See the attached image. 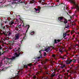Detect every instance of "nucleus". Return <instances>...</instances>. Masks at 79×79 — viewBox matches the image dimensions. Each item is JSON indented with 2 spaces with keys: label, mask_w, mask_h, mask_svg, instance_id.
I'll return each mask as SVG.
<instances>
[{
  "label": "nucleus",
  "mask_w": 79,
  "mask_h": 79,
  "mask_svg": "<svg viewBox=\"0 0 79 79\" xmlns=\"http://www.w3.org/2000/svg\"><path fill=\"white\" fill-rule=\"evenodd\" d=\"M11 32H9L8 34V36H10L11 35Z\"/></svg>",
  "instance_id": "nucleus-28"
},
{
  "label": "nucleus",
  "mask_w": 79,
  "mask_h": 79,
  "mask_svg": "<svg viewBox=\"0 0 79 79\" xmlns=\"http://www.w3.org/2000/svg\"><path fill=\"white\" fill-rule=\"evenodd\" d=\"M60 65H61V66H63V65H64L63 64V63H61V64H60Z\"/></svg>",
  "instance_id": "nucleus-45"
},
{
  "label": "nucleus",
  "mask_w": 79,
  "mask_h": 79,
  "mask_svg": "<svg viewBox=\"0 0 79 79\" xmlns=\"http://www.w3.org/2000/svg\"><path fill=\"white\" fill-rule=\"evenodd\" d=\"M23 26L24 27H27V26H28V28H27V29L26 31V33H27L29 29V27H30V26H29V25H26L25 24H23Z\"/></svg>",
  "instance_id": "nucleus-7"
},
{
  "label": "nucleus",
  "mask_w": 79,
  "mask_h": 79,
  "mask_svg": "<svg viewBox=\"0 0 79 79\" xmlns=\"http://www.w3.org/2000/svg\"><path fill=\"white\" fill-rule=\"evenodd\" d=\"M58 78L60 79H62V78H63V76L61 75H60L58 76Z\"/></svg>",
  "instance_id": "nucleus-15"
},
{
  "label": "nucleus",
  "mask_w": 79,
  "mask_h": 79,
  "mask_svg": "<svg viewBox=\"0 0 79 79\" xmlns=\"http://www.w3.org/2000/svg\"><path fill=\"white\" fill-rule=\"evenodd\" d=\"M74 32H75V30H73L71 31V33L73 34V33H74Z\"/></svg>",
  "instance_id": "nucleus-30"
},
{
  "label": "nucleus",
  "mask_w": 79,
  "mask_h": 79,
  "mask_svg": "<svg viewBox=\"0 0 79 79\" xmlns=\"http://www.w3.org/2000/svg\"><path fill=\"white\" fill-rule=\"evenodd\" d=\"M52 68H53V66H51L50 69H52Z\"/></svg>",
  "instance_id": "nucleus-52"
},
{
  "label": "nucleus",
  "mask_w": 79,
  "mask_h": 79,
  "mask_svg": "<svg viewBox=\"0 0 79 79\" xmlns=\"http://www.w3.org/2000/svg\"><path fill=\"white\" fill-rule=\"evenodd\" d=\"M19 35H17L15 36V39L14 40H18L19 39Z\"/></svg>",
  "instance_id": "nucleus-11"
},
{
  "label": "nucleus",
  "mask_w": 79,
  "mask_h": 79,
  "mask_svg": "<svg viewBox=\"0 0 79 79\" xmlns=\"http://www.w3.org/2000/svg\"><path fill=\"white\" fill-rule=\"evenodd\" d=\"M55 76V74H53L52 75V77H54Z\"/></svg>",
  "instance_id": "nucleus-42"
},
{
  "label": "nucleus",
  "mask_w": 79,
  "mask_h": 79,
  "mask_svg": "<svg viewBox=\"0 0 79 79\" xmlns=\"http://www.w3.org/2000/svg\"><path fill=\"white\" fill-rule=\"evenodd\" d=\"M37 62H36L35 63H34V64H37Z\"/></svg>",
  "instance_id": "nucleus-54"
},
{
  "label": "nucleus",
  "mask_w": 79,
  "mask_h": 79,
  "mask_svg": "<svg viewBox=\"0 0 79 79\" xmlns=\"http://www.w3.org/2000/svg\"><path fill=\"white\" fill-rule=\"evenodd\" d=\"M64 23H65V24H66V23H68V21H67V20H66V19H65Z\"/></svg>",
  "instance_id": "nucleus-24"
},
{
  "label": "nucleus",
  "mask_w": 79,
  "mask_h": 79,
  "mask_svg": "<svg viewBox=\"0 0 79 79\" xmlns=\"http://www.w3.org/2000/svg\"><path fill=\"white\" fill-rule=\"evenodd\" d=\"M69 73H66V77H65V79H68V78L69 77V76H71V74H70V75H69Z\"/></svg>",
  "instance_id": "nucleus-12"
},
{
  "label": "nucleus",
  "mask_w": 79,
  "mask_h": 79,
  "mask_svg": "<svg viewBox=\"0 0 79 79\" xmlns=\"http://www.w3.org/2000/svg\"><path fill=\"white\" fill-rule=\"evenodd\" d=\"M3 41H2H2H0V43H2H2H3Z\"/></svg>",
  "instance_id": "nucleus-59"
},
{
  "label": "nucleus",
  "mask_w": 79,
  "mask_h": 79,
  "mask_svg": "<svg viewBox=\"0 0 79 79\" xmlns=\"http://www.w3.org/2000/svg\"><path fill=\"white\" fill-rule=\"evenodd\" d=\"M16 28L17 29H21V25H19L18 27H16Z\"/></svg>",
  "instance_id": "nucleus-16"
},
{
  "label": "nucleus",
  "mask_w": 79,
  "mask_h": 79,
  "mask_svg": "<svg viewBox=\"0 0 79 79\" xmlns=\"http://www.w3.org/2000/svg\"><path fill=\"white\" fill-rule=\"evenodd\" d=\"M2 64H3V63H2V61H1L0 63V64L1 66H2Z\"/></svg>",
  "instance_id": "nucleus-39"
},
{
  "label": "nucleus",
  "mask_w": 79,
  "mask_h": 79,
  "mask_svg": "<svg viewBox=\"0 0 79 79\" xmlns=\"http://www.w3.org/2000/svg\"><path fill=\"white\" fill-rule=\"evenodd\" d=\"M3 34H4V35H6V36H7V35H7L6 32H3Z\"/></svg>",
  "instance_id": "nucleus-25"
},
{
  "label": "nucleus",
  "mask_w": 79,
  "mask_h": 79,
  "mask_svg": "<svg viewBox=\"0 0 79 79\" xmlns=\"http://www.w3.org/2000/svg\"><path fill=\"white\" fill-rule=\"evenodd\" d=\"M45 1V0H40L38 2H39V3H41V2H42V1H43V2H44Z\"/></svg>",
  "instance_id": "nucleus-23"
},
{
  "label": "nucleus",
  "mask_w": 79,
  "mask_h": 79,
  "mask_svg": "<svg viewBox=\"0 0 79 79\" xmlns=\"http://www.w3.org/2000/svg\"><path fill=\"white\" fill-rule=\"evenodd\" d=\"M63 49H64L63 48H62V49L60 48L59 49V52H61V53H63Z\"/></svg>",
  "instance_id": "nucleus-17"
},
{
  "label": "nucleus",
  "mask_w": 79,
  "mask_h": 79,
  "mask_svg": "<svg viewBox=\"0 0 79 79\" xmlns=\"http://www.w3.org/2000/svg\"><path fill=\"white\" fill-rule=\"evenodd\" d=\"M75 13H77V11H75Z\"/></svg>",
  "instance_id": "nucleus-64"
},
{
  "label": "nucleus",
  "mask_w": 79,
  "mask_h": 79,
  "mask_svg": "<svg viewBox=\"0 0 79 79\" xmlns=\"http://www.w3.org/2000/svg\"><path fill=\"white\" fill-rule=\"evenodd\" d=\"M73 73H74V74H77V72H76V71H74L73 72Z\"/></svg>",
  "instance_id": "nucleus-41"
},
{
  "label": "nucleus",
  "mask_w": 79,
  "mask_h": 79,
  "mask_svg": "<svg viewBox=\"0 0 79 79\" xmlns=\"http://www.w3.org/2000/svg\"><path fill=\"white\" fill-rule=\"evenodd\" d=\"M19 72L18 73H15V77H11L10 78V79H19Z\"/></svg>",
  "instance_id": "nucleus-4"
},
{
  "label": "nucleus",
  "mask_w": 79,
  "mask_h": 79,
  "mask_svg": "<svg viewBox=\"0 0 79 79\" xmlns=\"http://www.w3.org/2000/svg\"><path fill=\"white\" fill-rule=\"evenodd\" d=\"M38 67H40V66H41V65L40 64H39L38 66Z\"/></svg>",
  "instance_id": "nucleus-57"
},
{
  "label": "nucleus",
  "mask_w": 79,
  "mask_h": 79,
  "mask_svg": "<svg viewBox=\"0 0 79 79\" xmlns=\"http://www.w3.org/2000/svg\"><path fill=\"white\" fill-rule=\"evenodd\" d=\"M52 56H53V57H55V56L53 54L52 55Z\"/></svg>",
  "instance_id": "nucleus-47"
},
{
  "label": "nucleus",
  "mask_w": 79,
  "mask_h": 79,
  "mask_svg": "<svg viewBox=\"0 0 79 79\" xmlns=\"http://www.w3.org/2000/svg\"><path fill=\"white\" fill-rule=\"evenodd\" d=\"M26 39V35H25V36L24 37H23V39Z\"/></svg>",
  "instance_id": "nucleus-29"
},
{
  "label": "nucleus",
  "mask_w": 79,
  "mask_h": 79,
  "mask_svg": "<svg viewBox=\"0 0 79 79\" xmlns=\"http://www.w3.org/2000/svg\"><path fill=\"white\" fill-rule=\"evenodd\" d=\"M18 49H17L16 50L17 51H18L19 52H20V55H22L23 53V52L21 51V50H20V48H18Z\"/></svg>",
  "instance_id": "nucleus-13"
},
{
  "label": "nucleus",
  "mask_w": 79,
  "mask_h": 79,
  "mask_svg": "<svg viewBox=\"0 0 79 79\" xmlns=\"http://www.w3.org/2000/svg\"><path fill=\"white\" fill-rule=\"evenodd\" d=\"M33 79H36V76H35V75H34L33 77Z\"/></svg>",
  "instance_id": "nucleus-37"
},
{
  "label": "nucleus",
  "mask_w": 79,
  "mask_h": 79,
  "mask_svg": "<svg viewBox=\"0 0 79 79\" xmlns=\"http://www.w3.org/2000/svg\"><path fill=\"white\" fill-rule=\"evenodd\" d=\"M2 55V53H1V52L0 51V56H1Z\"/></svg>",
  "instance_id": "nucleus-53"
},
{
  "label": "nucleus",
  "mask_w": 79,
  "mask_h": 79,
  "mask_svg": "<svg viewBox=\"0 0 79 79\" xmlns=\"http://www.w3.org/2000/svg\"><path fill=\"white\" fill-rule=\"evenodd\" d=\"M63 16L59 17L58 18V20H59V21H60V22H63V21H62V20H63Z\"/></svg>",
  "instance_id": "nucleus-9"
},
{
  "label": "nucleus",
  "mask_w": 79,
  "mask_h": 79,
  "mask_svg": "<svg viewBox=\"0 0 79 79\" xmlns=\"http://www.w3.org/2000/svg\"><path fill=\"white\" fill-rule=\"evenodd\" d=\"M67 35V33L66 32L65 33H64L63 34V36L64 37H65Z\"/></svg>",
  "instance_id": "nucleus-18"
},
{
  "label": "nucleus",
  "mask_w": 79,
  "mask_h": 79,
  "mask_svg": "<svg viewBox=\"0 0 79 79\" xmlns=\"http://www.w3.org/2000/svg\"><path fill=\"white\" fill-rule=\"evenodd\" d=\"M18 52L19 54H18L17 52H16L15 53V55H16V56H13L11 58V60H16L17 59V57H18V56H19V55H21V53H20V52L19 51H18Z\"/></svg>",
  "instance_id": "nucleus-2"
},
{
  "label": "nucleus",
  "mask_w": 79,
  "mask_h": 79,
  "mask_svg": "<svg viewBox=\"0 0 79 79\" xmlns=\"http://www.w3.org/2000/svg\"><path fill=\"white\" fill-rule=\"evenodd\" d=\"M37 9L38 10V11L37 13H39V11H40V10H41V7L40 6H38Z\"/></svg>",
  "instance_id": "nucleus-14"
},
{
  "label": "nucleus",
  "mask_w": 79,
  "mask_h": 79,
  "mask_svg": "<svg viewBox=\"0 0 79 79\" xmlns=\"http://www.w3.org/2000/svg\"><path fill=\"white\" fill-rule=\"evenodd\" d=\"M10 28L11 29H12V28H13V27H14V26H10Z\"/></svg>",
  "instance_id": "nucleus-36"
},
{
  "label": "nucleus",
  "mask_w": 79,
  "mask_h": 79,
  "mask_svg": "<svg viewBox=\"0 0 79 79\" xmlns=\"http://www.w3.org/2000/svg\"><path fill=\"white\" fill-rule=\"evenodd\" d=\"M34 31H33L32 32H31L30 33V34L31 35H34Z\"/></svg>",
  "instance_id": "nucleus-19"
},
{
  "label": "nucleus",
  "mask_w": 79,
  "mask_h": 79,
  "mask_svg": "<svg viewBox=\"0 0 79 79\" xmlns=\"http://www.w3.org/2000/svg\"><path fill=\"white\" fill-rule=\"evenodd\" d=\"M2 28L4 30H6V27H5V26H4V27H2Z\"/></svg>",
  "instance_id": "nucleus-27"
},
{
  "label": "nucleus",
  "mask_w": 79,
  "mask_h": 79,
  "mask_svg": "<svg viewBox=\"0 0 79 79\" xmlns=\"http://www.w3.org/2000/svg\"><path fill=\"white\" fill-rule=\"evenodd\" d=\"M10 23L11 25H13V24H14V22L13 21H11V22Z\"/></svg>",
  "instance_id": "nucleus-35"
},
{
  "label": "nucleus",
  "mask_w": 79,
  "mask_h": 79,
  "mask_svg": "<svg viewBox=\"0 0 79 79\" xmlns=\"http://www.w3.org/2000/svg\"><path fill=\"white\" fill-rule=\"evenodd\" d=\"M53 71H54V70L53 69H52V71H51V72H53Z\"/></svg>",
  "instance_id": "nucleus-46"
},
{
  "label": "nucleus",
  "mask_w": 79,
  "mask_h": 79,
  "mask_svg": "<svg viewBox=\"0 0 79 79\" xmlns=\"http://www.w3.org/2000/svg\"><path fill=\"white\" fill-rule=\"evenodd\" d=\"M67 8H68V7H66H66H64V10H65V9H66H66H67Z\"/></svg>",
  "instance_id": "nucleus-44"
},
{
  "label": "nucleus",
  "mask_w": 79,
  "mask_h": 79,
  "mask_svg": "<svg viewBox=\"0 0 79 79\" xmlns=\"http://www.w3.org/2000/svg\"><path fill=\"white\" fill-rule=\"evenodd\" d=\"M42 51V50H41L39 51V52L40 53V56L38 57H37L36 58V59H40V58H42V54L41 53V52Z\"/></svg>",
  "instance_id": "nucleus-8"
},
{
  "label": "nucleus",
  "mask_w": 79,
  "mask_h": 79,
  "mask_svg": "<svg viewBox=\"0 0 79 79\" xmlns=\"http://www.w3.org/2000/svg\"><path fill=\"white\" fill-rule=\"evenodd\" d=\"M57 2H59V0H57Z\"/></svg>",
  "instance_id": "nucleus-63"
},
{
  "label": "nucleus",
  "mask_w": 79,
  "mask_h": 79,
  "mask_svg": "<svg viewBox=\"0 0 79 79\" xmlns=\"http://www.w3.org/2000/svg\"><path fill=\"white\" fill-rule=\"evenodd\" d=\"M73 60H68L67 59L66 61L65 60L64 62L65 63H66V64H70V63H71L72 62H73Z\"/></svg>",
  "instance_id": "nucleus-5"
},
{
  "label": "nucleus",
  "mask_w": 79,
  "mask_h": 79,
  "mask_svg": "<svg viewBox=\"0 0 79 79\" xmlns=\"http://www.w3.org/2000/svg\"><path fill=\"white\" fill-rule=\"evenodd\" d=\"M7 23V21H5L4 24H6Z\"/></svg>",
  "instance_id": "nucleus-49"
},
{
  "label": "nucleus",
  "mask_w": 79,
  "mask_h": 79,
  "mask_svg": "<svg viewBox=\"0 0 79 79\" xmlns=\"http://www.w3.org/2000/svg\"><path fill=\"white\" fill-rule=\"evenodd\" d=\"M57 43H58V42H57V40H56L55 39L54 44H56Z\"/></svg>",
  "instance_id": "nucleus-22"
},
{
  "label": "nucleus",
  "mask_w": 79,
  "mask_h": 79,
  "mask_svg": "<svg viewBox=\"0 0 79 79\" xmlns=\"http://www.w3.org/2000/svg\"><path fill=\"white\" fill-rule=\"evenodd\" d=\"M74 15H72V16H70V19H72V18H73V17H74Z\"/></svg>",
  "instance_id": "nucleus-38"
},
{
  "label": "nucleus",
  "mask_w": 79,
  "mask_h": 79,
  "mask_svg": "<svg viewBox=\"0 0 79 79\" xmlns=\"http://www.w3.org/2000/svg\"><path fill=\"white\" fill-rule=\"evenodd\" d=\"M1 27H3V26H2V23H1Z\"/></svg>",
  "instance_id": "nucleus-55"
},
{
  "label": "nucleus",
  "mask_w": 79,
  "mask_h": 79,
  "mask_svg": "<svg viewBox=\"0 0 79 79\" xmlns=\"http://www.w3.org/2000/svg\"><path fill=\"white\" fill-rule=\"evenodd\" d=\"M48 66L45 65L44 66V75L46 76H49L50 73H49V70L48 69Z\"/></svg>",
  "instance_id": "nucleus-1"
},
{
  "label": "nucleus",
  "mask_w": 79,
  "mask_h": 79,
  "mask_svg": "<svg viewBox=\"0 0 79 79\" xmlns=\"http://www.w3.org/2000/svg\"><path fill=\"white\" fill-rule=\"evenodd\" d=\"M71 32V31L70 30H68L66 31V33L67 34V33H69V32Z\"/></svg>",
  "instance_id": "nucleus-31"
},
{
  "label": "nucleus",
  "mask_w": 79,
  "mask_h": 79,
  "mask_svg": "<svg viewBox=\"0 0 79 79\" xmlns=\"http://www.w3.org/2000/svg\"><path fill=\"white\" fill-rule=\"evenodd\" d=\"M69 13H71V11H69Z\"/></svg>",
  "instance_id": "nucleus-56"
},
{
  "label": "nucleus",
  "mask_w": 79,
  "mask_h": 79,
  "mask_svg": "<svg viewBox=\"0 0 79 79\" xmlns=\"http://www.w3.org/2000/svg\"><path fill=\"white\" fill-rule=\"evenodd\" d=\"M50 50V47L45 48V51L46 52H49Z\"/></svg>",
  "instance_id": "nucleus-10"
},
{
  "label": "nucleus",
  "mask_w": 79,
  "mask_h": 79,
  "mask_svg": "<svg viewBox=\"0 0 79 79\" xmlns=\"http://www.w3.org/2000/svg\"><path fill=\"white\" fill-rule=\"evenodd\" d=\"M10 60V59H9L8 58H5L4 57L2 60L3 61H4V63L6 64H10V63L8 62V61L9 60Z\"/></svg>",
  "instance_id": "nucleus-3"
},
{
  "label": "nucleus",
  "mask_w": 79,
  "mask_h": 79,
  "mask_svg": "<svg viewBox=\"0 0 79 79\" xmlns=\"http://www.w3.org/2000/svg\"><path fill=\"white\" fill-rule=\"evenodd\" d=\"M21 0H19V3L20 2H21Z\"/></svg>",
  "instance_id": "nucleus-61"
},
{
  "label": "nucleus",
  "mask_w": 79,
  "mask_h": 79,
  "mask_svg": "<svg viewBox=\"0 0 79 79\" xmlns=\"http://www.w3.org/2000/svg\"><path fill=\"white\" fill-rule=\"evenodd\" d=\"M2 47L1 46L0 47V50H1V49H2Z\"/></svg>",
  "instance_id": "nucleus-58"
},
{
  "label": "nucleus",
  "mask_w": 79,
  "mask_h": 79,
  "mask_svg": "<svg viewBox=\"0 0 79 79\" xmlns=\"http://www.w3.org/2000/svg\"><path fill=\"white\" fill-rule=\"evenodd\" d=\"M77 46H78V47H79V45H78L77 44L75 46V48H76V47Z\"/></svg>",
  "instance_id": "nucleus-48"
},
{
  "label": "nucleus",
  "mask_w": 79,
  "mask_h": 79,
  "mask_svg": "<svg viewBox=\"0 0 79 79\" xmlns=\"http://www.w3.org/2000/svg\"><path fill=\"white\" fill-rule=\"evenodd\" d=\"M44 56H45L46 55H47V53H46V52H44Z\"/></svg>",
  "instance_id": "nucleus-32"
},
{
  "label": "nucleus",
  "mask_w": 79,
  "mask_h": 79,
  "mask_svg": "<svg viewBox=\"0 0 79 79\" xmlns=\"http://www.w3.org/2000/svg\"><path fill=\"white\" fill-rule=\"evenodd\" d=\"M27 66H30V67H31V66H33V65H32V64L30 63L29 64H27H27L25 65L24 66V68H27Z\"/></svg>",
  "instance_id": "nucleus-6"
},
{
  "label": "nucleus",
  "mask_w": 79,
  "mask_h": 79,
  "mask_svg": "<svg viewBox=\"0 0 79 79\" xmlns=\"http://www.w3.org/2000/svg\"><path fill=\"white\" fill-rule=\"evenodd\" d=\"M76 59L73 60V63H75V62H76Z\"/></svg>",
  "instance_id": "nucleus-43"
},
{
  "label": "nucleus",
  "mask_w": 79,
  "mask_h": 79,
  "mask_svg": "<svg viewBox=\"0 0 79 79\" xmlns=\"http://www.w3.org/2000/svg\"><path fill=\"white\" fill-rule=\"evenodd\" d=\"M6 28L7 29H8V25H6Z\"/></svg>",
  "instance_id": "nucleus-34"
},
{
  "label": "nucleus",
  "mask_w": 79,
  "mask_h": 79,
  "mask_svg": "<svg viewBox=\"0 0 79 79\" xmlns=\"http://www.w3.org/2000/svg\"><path fill=\"white\" fill-rule=\"evenodd\" d=\"M61 58H62V59H63V60H64V59H66V58H64V56L62 57H61Z\"/></svg>",
  "instance_id": "nucleus-40"
},
{
  "label": "nucleus",
  "mask_w": 79,
  "mask_h": 79,
  "mask_svg": "<svg viewBox=\"0 0 79 79\" xmlns=\"http://www.w3.org/2000/svg\"><path fill=\"white\" fill-rule=\"evenodd\" d=\"M72 26H74V25H76V24L75 23H74V24H72Z\"/></svg>",
  "instance_id": "nucleus-51"
},
{
  "label": "nucleus",
  "mask_w": 79,
  "mask_h": 79,
  "mask_svg": "<svg viewBox=\"0 0 79 79\" xmlns=\"http://www.w3.org/2000/svg\"><path fill=\"white\" fill-rule=\"evenodd\" d=\"M34 2H35V1L34 0H32V1H30V3L31 4L34 3Z\"/></svg>",
  "instance_id": "nucleus-21"
},
{
  "label": "nucleus",
  "mask_w": 79,
  "mask_h": 79,
  "mask_svg": "<svg viewBox=\"0 0 79 79\" xmlns=\"http://www.w3.org/2000/svg\"><path fill=\"white\" fill-rule=\"evenodd\" d=\"M65 65H64L63 66H60V68H61V69H63V68L65 67Z\"/></svg>",
  "instance_id": "nucleus-20"
},
{
  "label": "nucleus",
  "mask_w": 79,
  "mask_h": 79,
  "mask_svg": "<svg viewBox=\"0 0 79 79\" xmlns=\"http://www.w3.org/2000/svg\"><path fill=\"white\" fill-rule=\"evenodd\" d=\"M56 68H56V69H55L54 70V71H55L56 70Z\"/></svg>",
  "instance_id": "nucleus-60"
},
{
  "label": "nucleus",
  "mask_w": 79,
  "mask_h": 79,
  "mask_svg": "<svg viewBox=\"0 0 79 79\" xmlns=\"http://www.w3.org/2000/svg\"><path fill=\"white\" fill-rule=\"evenodd\" d=\"M10 43H11V41H10L8 42V44H10Z\"/></svg>",
  "instance_id": "nucleus-50"
},
{
  "label": "nucleus",
  "mask_w": 79,
  "mask_h": 79,
  "mask_svg": "<svg viewBox=\"0 0 79 79\" xmlns=\"http://www.w3.org/2000/svg\"><path fill=\"white\" fill-rule=\"evenodd\" d=\"M34 10H35V12H36V13H37V11H38V10H37V9L36 8H34Z\"/></svg>",
  "instance_id": "nucleus-26"
},
{
  "label": "nucleus",
  "mask_w": 79,
  "mask_h": 79,
  "mask_svg": "<svg viewBox=\"0 0 79 79\" xmlns=\"http://www.w3.org/2000/svg\"><path fill=\"white\" fill-rule=\"evenodd\" d=\"M32 62H35V60H32Z\"/></svg>",
  "instance_id": "nucleus-62"
},
{
  "label": "nucleus",
  "mask_w": 79,
  "mask_h": 79,
  "mask_svg": "<svg viewBox=\"0 0 79 79\" xmlns=\"http://www.w3.org/2000/svg\"><path fill=\"white\" fill-rule=\"evenodd\" d=\"M57 42H61V40H57Z\"/></svg>",
  "instance_id": "nucleus-33"
}]
</instances>
